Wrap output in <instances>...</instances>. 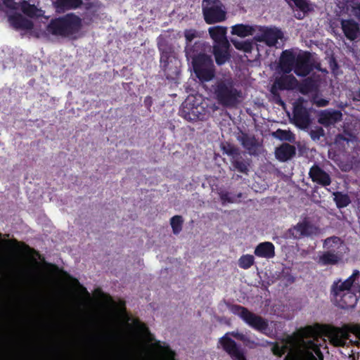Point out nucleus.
Returning <instances> with one entry per match:
<instances>
[{
	"label": "nucleus",
	"instance_id": "33",
	"mask_svg": "<svg viewBox=\"0 0 360 360\" xmlns=\"http://www.w3.org/2000/svg\"><path fill=\"white\" fill-rule=\"evenodd\" d=\"M273 134L274 137L281 141H287L291 143L295 141V134L290 131L278 129Z\"/></svg>",
	"mask_w": 360,
	"mask_h": 360
},
{
	"label": "nucleus",
	"instance_id": "17",
	"mask_svg": "<svg viewBox=\"0 0 360 360\" xmlns=\"http://www.w3.org/2000/svg\"><path fill=\"white\" fill-rule=\"evenodd\" d=\"M318 229L309 221L304 219L290 228L288 231L290 237L294 239H300L309 237L317 233Z\"/></svg>",
	"mask_w": 360,
	"mask_h": 360
},
{
	"label": "nucleus",
	"instance_id": "4",
	"mask_svg": "<svg viewBox=\"0 0 360 360\" xmlns=\"http://www.w3.org/2000/svg\"><path fill=\"white\" fill-rule=\"evenodd\" d=\"M212 89L214 98L218 104L224 108H236L242 101V91L236 87L231 77L217 79L212 86Z\"/></svg>",
	"mask_w": 360,
	"mask_h": 360
},
{
	"label": "nucleus",
	"instance_id": "28",
	"mask_svg": "<svg viewBox=\"0 0 360 360\" xmlns=\"http://www.w3.org/2000/svg\"><path fill=\"white\" fill-rule=\"evenodd\" d=\"M358 290V286L354 285V283L347 278L344 282L340 280L335 281L331 285L330 290L335 291H356Z\"/></svg>",
	"mask_w": 360,
	"mask_h": 360
},
{
	"label": "nucleus",
	"instance_id": "53",
	"mask_svg": "<svg viewBox=\"0 0 360 360\" xmlns=\"http://www.w3.org/2000/svg\"><path fill=\"white\" fill-rule=\"evenodd\" d=\"M354 345H356V346H359L360 345V343H359V341H355L354 342Z\"/></svg>",
	"mask_w": 360,
	"mask_h": 360
},
{
	"label": "nucleus",
	"instance_id": "46",
	"mask_svg": "<svg viewBox=\"0 0 360 360\" xmlns=\"http://www.w3.org/2000/svg\"><path fill=\"white\" fill-rule=\"evenodd\" d=\"M330 68L334 75H337V70L339 68L338 63L335 58L332 57L329 60Z\"/></svg>",
	"mask_w": 360,
	"mask_h": 360
},
{
	"label": "nucleus",
	"instance_id": "50",
	"mask_svg": "<svg viewBox=\"0 0 360 360\" xmlns=\"http://www.w3.org/2000/svg\"><path fill=\"white\" fill-rule=\"evenodd\" d=\"M295 17L297 19H302L304 17V15H302L301 14H298L297 15H295Z\"/></svg>",
	"mask_w": 360,
	"mask_h": 360
},
{
	"label": "nucleus",
	"instance_id": "10",
	"mask_svg": "<svg viewBox=\"0 0 360 360\" xmlns=\"http://www.w3.org/2000/svg\"><path fill=\"white\" fill-rule=\"evenodd\" d=\"M160 51V67L164 76L168 80L174 81L180 74V61L174 56L170 47L159 48Z\"/></svg>",
	"mask_w": 360,
	"mask_h": 360
},
{
	"label": "nucleus",
	"instance_id": "40",
	"mask_svg": "<svg viewBox=\"0 0 360 360\" xmlns=\"http://www.w3.org/2000/svg\"><path fill=\"white\" fill-rule=\"evenodd\" d=\"M223 150L226 154L231 157V160H233V158L238 157V155H240L238 148L231 144L224 146Z\"/></svg>",
	"mask_w": 360,
	"mask_h": 360
},
{
	"label": "nucleus",
	"instance_id": "2",
	"mask_svg": "<svg viewBox=\"0 0 360 360\" xmlns=\"http://www.w3.org/2000/svg\"><path fill=\"white\" fill-rule=\"evenodd\" d=\"M82 28V18L74 13H68L51 18L46 27V32L55 37L75 39Z\"/></svg>",
	"mask_w": 360,
	"mask_h": 360
},
{
	"label": "nucleus",
	"instance_id": "30",
	"mask_svg": "<svg viewBox=\"0 0 360 360\" xmlns=\"http://www.w3.org/2000/svg\"><path fill=\"white\" fill-rule=\"evenodd\" d=\"M333 195H334L333 200L339 209L346 207L351 203L350 198L347 193L335 191Z\"/></svg>",
	"mask_w": 360,
	"mask_h": 360
},
{
	"label": "nucleus",
	"instance_id": "32",
	"mask_svg": "<svg viewBox=\"0 0 360 360\" xmlns=\"http://www.w3.org/2000/svg\"><path fill=\"white\" fill-rule=\"evenodd\" d=\"M21 11L28 17L33 18L37 16V7L34 4H30L27 1L23 0L20 3Z\"/></svg>",
	"mask_w": 360,
	"mask_h": 360
},
{
	"label": "nucleus",
	"instance_id": "5",
	"mask_svg": "<svg viewBox=\"0 0 360 360\" xmlns=\"http://www.w3.org/2000/svg\"><path fill=\"white\" fill-rule=\"evenodd\" d=\"M323 333L335 347H344L349 338V333H353L360 340V325L358 323H348L341 328L333 326H325Z\"/></svg>",
	"mask_w": 360,
	"mask_h": 360
},
{
	"label": "nucleus",
	"instance_id": "3",
	"mask_svg": "<svg viewBox=\"0 0 360 360\" xmlns=\"http://www.w3.org/2000/svg\"><path fill=\"white\" fill-rule=\"evenodd\" d=\"M279 66L284 74H290L293 70L297 76L302 77H307L314 68L309 52L296 54L290 49L282 52Z\"/></svg>",
	"mask_w": 360,
	"mask_h": 360
},
{
	"label": "nucleus",
	"instance_id": "42",
	"mask_svg": "<svg viewBox=\"0 0 360 360\" xmlns=\"http://www.w3.org/2000/svg\"><path fill=\"white\" fill-rule=\"evenodd\" d=\"M220 199L223 204L226 202L233 203L235 202V198L231 197L229 192H221L220 193Z\"/></svg>",
	"mask_w": 360,
	"mask_h": 360
},
{
	"label": "nucleus",
	"instance_id": "25",
	"mask_svg": "<svg viewBox=\"0 0 360 360\" xmlns=\"http://www.w3.org/2000/svg\"><path fill=\"white\" fill-rule=\"evenodd\" d=\"M229 43L224 45V46L221 45H213L212 53L214 56L216 63L218 65H224L230 58V53L229 52Z\"/></svg>",
	"mask_w": 360,
	"mask_h": 360
},
{
	"label": "nucleus",
	"instance_id": "38",
	"mask_svg": "<svg viewBox=\"0 0 360 360\" xmlns=\"http://www.w3.org/2000/svg\"><path fill=\"white\" fill-rule=\"evenodd\" d=\"M235 48L238 50L243 51L245 53H251L253 49V43L250 41H236L233 42Z\"/></svg>",
	"mask_w": 360,
	"mask_h": 360
},
{
	"label": "nucleus",
	"instance_id": "24",
	"mask_svg": "<svg viewBox=\"0 0 360 360\" xmlns=\"http://www.w3.org/2000/svg\"><path fill=\"white\" fill-rule=\"evenodd\" d=\"M8 20L11 25L17 30H30L34 27L33 22L21 14L11 15Z\"/></svg>",
	"mask_w": 360,
	"mask_h": 360
},
{
	"label": "nucleus",
	"instance_id": "35",
	"mask_svg": "<svg viewBox=\"0 0 360 360\" xmlns=\"http://www.w3.org/2000/svg\"><path fill=\"white\" fill-rule=\"evenodd\" d=\"M241 144L248 151L255 150L256 147V139L254 136H250L247 134H243L240 139Z\"/></svg>",
	"mask_w": 360,
	"mask_h": 360
},
{
	"label": "nucleus",
	"instance_id": "18",
	"mask_svg": "<svg viewBox=\"0 0 360 360\" xmlns=\"http://www.w3.org/2000/svg\"><path fill=\"white\" fill-rule=\"evenodd\" d=\"M309 177L311 181L321 187L326 188L332 183L330 174L325 171L319 164L314 163L309 170Z\"/></svg>",
	"mask_w": 360,
	"mask_h": 360
},
{
	"label": "nucleus",
	"instance_id": "52",
	"mask_svg": "<svg viewBox=\"0 0 360 360\" xmlns=\"http://www.w3.org/2000/svg\"><path fill=\"white\" fill-rule=\"evenodd\" d=\"M274 98H275V101H276V103L281 105L279 103H278V96H274Z\"/></svg>",
	"mask_w": 360,
	"mask_h": 360
},
{
	"label": "nucleus",
	"instance_id": "41",
	"mask_svg": "<svg viewBox=\"0 0 360 360\" xmlns=\"http://www.w3.org/2000/svg\"><path fill=\"white\" fill-rule=\"evenodd\" d=\"M312 102L317 107H326L329 104V100L319 96L313 97Z\"/></svg>",
	"mask_w": 360,
	"mask_h": 360
},
{
	"label": "nucleus",
	"instance_id": "27",
	"mask_svg": "<svg viewBox=\"0 0 360 360\" xmlns=\"http://www.w3.org/2000/svg\"><path fill=\"white\" fill-rule=\"evenodd\" d=\"M255 29L252 26L244 24H236L231 27V34L240 37H245L253 35Z\"/></svg>",
	"mask_w": 360,
	"mask_h": 360
},
{
	"label": "nucleus",
	"instance_id": "1",
	"mask_svg": "<svg viewBox=\"0 0 360 360\" xmlns=\"http://www.w3.org/2000/svg\"><path fill=\"white\" fill-rule=\"evenodd\" d=\"M318 330L315 326L301 327L285 338L286 344H298L302 348L303 360H323L319 340Z\"/></svg>",
	"mask_w": 360,
	"mask_h": 360
},
{
	"label": "nucleus",
	"instance_id": "20",
	"mask_svg": "<svg viewBox=\"0 0 360 360\" xmlns=\"http://www.w3.org/2000/svg\"><path fill=\"white\" fill-rule=\"evenodd\" d=\"M341 27L345 36L350 41L355 40L360 34L359 25L353 19H342Z\"/></svg>",
	"mask_w": 360,
	"mask_h": 360
},
{
	"label": "nucleus",
	"instance_id": "37",
	"mask_svg": "<svg viewBox=\"0 0 360 360\" xmlns=\"http://www.w3.org/2000/svg\"><path fill=\"white\" fill-rule=\"evenodd\" d=\"M255 263V257L252 255H243L238 259V266L243 269H248Z\"/></svg>",
	"mask_w": 360,
	"mask_h": 360
},
{
	"label": "nucleus",
	"instance_id": "8",
	"mask_svg": "<svg viewBox=\"0 0 360 360\" xmlns=\"http://www.w3.org/2000/svg\"><path fill=\"white\" fill-rule=\"evenodd\" d=\"M231 313L239 316L249 326L263 333L269 328L268 321L263 317L249 311L246 307L238 304H229Z\"/></svg>",
	"mask_w": 360,
	"mask_h": 360
},
{
	"label": "nucleus",
	"instance_id": "51",
	"mask_svg": "<svg viewBox=\"0 0 360 360\" xmlns=\"http://www.w3.org/2000/svg\"><path fill=\"white\" fill-rule=\"evenodd\" d=\"M108 338V337H104V336H102V337H101V336H99V337H98V336H96V340H101V338H102V339H104V338L105 339V338Z\"/></svg>",
	"mask_w": 360,
	"mask_h": 360
},
{
	"label": "nucleus",
	"instance_id": "9",
	"mask_svg": "<svg viewBox=\"0 0 360 360\" xmlns=\"http://www.w3.org/2000/svg\"><path fill=\"white\" fill-rule=\"evenodd\" d=\"M202 12L205 22L212 25L226 20L227 13L220 0H202Z\"/></svg>",
	"mask_w": 360,
	"mask_h": 360
},
{
	"label": "nucleus",
	"instance_id": "21",
	"mask_svg": "<svg viewBox=\"0 0 360 360\" xmlns=\"http://www.w3.org/2000/svg\"><path fill=\"white\" fill-rule=\"evenodd\" d=\"M210 37L214 41V45L228 44L229 41L226 38V27L222 26L211 27L208 30Z\"/></svg>",
	"mask_w": 360,
	"mask_h": 360
},
{
	"label": "nucleus",
	"instance_id": "22",
	"mask_svg": "<svg viewBox=\"0 0 360 360\" xmlns=\"http://www.w3.org/2000/svg\"><path fill=\"white\" fill-rule=\"evenodd\" d=\"M83 4L82 0H55L53 5L57 13H64L67 11L80 8Z\"/></svg>",
	"mask_w": 360,
	"mask_h": 360
},
{
	"label": "nucleus",
	"instance_id": "54",
	"mask_svg": "<svg viewBox=\"0 0 360 360\" xmlns=\"http://www.w3.org/2000/svg\"><path fill=\"white\" fill-rule=\"evenodd\" d=\"M242 196V193H239L238 195H237V197L238 198H241Z\"/></svg>",
	"mask_w": 360,
	"mask_h": 360
},
{
	"label": "nucleus",
	"instance_id": "29",
	"mask_svg": "<svg viewBox=\"0 0 360 360\" xmlns=\"http://www.w3.org/2000/svg\"><path fill=\"white\" fill-rule=\"evenodd\" d=\"M94 355L99 359H108L115 356L114 351L108 346L104 345H96L94 347Z\"/></svg>",
	"mask_w": 360,
	"mask_h": 360
},
{
	"label": "nucleus",
	"instance_id": "31",
	"mask_svg": "<svg viewBox=\"0 0 360 360\" xmlns=\"http://www.w3.org/2000/svg\"><path fill=\"white\" fill-rule=\"evenodd\" d=\"M231 162L234 169L238 172L246 174L249 172L248 164L242 158L240 155H239L238 157L233 158V160H231Z\"/></svg>",
	"mask_w": 360,
	"mask_h": 360
},
{
	"label": "nucleus",
	"instance_id": "7",
	"mask_svg": "<svg viewBox=\"0 0 360 360\" xmlns=\"http://www.w3.org/2000/svg\"><path fill=\"white\" fill-rule=\"evenodd\" d=\"M343 242L338 236H330L323 241V248L327 249L318 257L317 262L322 266L334 265L338 264L342 259V254L340 248L342 246Z\"/></svg>",
	"mask_w": 360,
	"mask_h": 360
},
{
	"label": "nucleus",
	"instance_id": "43",
	"mask_svg": "<svg viewBox=\"0 0 360 360\" xmlns=\"http://www.w3.org/2000/svg\"><path fill=\"white\" fill-rule=\"evenodd\" d=\"M287 349L288 347L286 345L279 346L276 345L273 347L274 354L278 356H282V355L286 352Z\"/></svg>",
	"mask_w": 360,
	"mask_h": 360
},
{
	"label": "nucleus",
	"instance_id": "11",
	"mask_svg": "<svg viewBox=\"0 0 360 360\" xmlns=\"http://www.w3.org/2000/svg\"><path fill=\"white\" fill-rule=\"evenodd\" d=\"M229 335L243 342H246L248 340L243 333L235 331L227 333L219 340L223 349L231 356L232 360H247L243 349L229 337Z\"/></svg>",
	"mask_w": 360,
	"mask_h": 360
},
{
	"label": "nucleus",
	"instance_id": "12",
	"mask_svg": "<svg viewBox=\"0 0 360 360\" xmlns=\"http://www.w3.org/2000/svg\"><path fill=\"white\" fill-rule=\"evenodd\" d=\"M305 101L300 97L293 103L291 123L300 129H308L312 123L310 110L304 106Z\"/></svg>",
	"mask_w": 360,
	"mask_h": 360
},
{
	"label": "nucleus",
	"instance_id": "49",
	"mask_svg": "<svg viewBox=\"0 0 360 360\" xmlns=\"http://www.w3.org/2000/svg\"><path fill=\"white\" fill-rule=\"evenodd\" d=\"M316 69H317L318 70H320L321 72H327V71L326 70H322L321 68L320 64H319L317 66H316Z\"/></svg>",
	"mask_w": 360,
	"mask_h": 360
},
{
	"label": "nucleus",
	"instance_id": "15",
	"mask_svg": "<svg viewBox=\"0 0 360 360\" xmlns=\"http://www.w3.org/2000/svg\"><path fill=\"white\" fill-rule=\"evenodd\" d=\"M297 85L298 81L292 75L284 74L276 78L271 86V93L274 96H278V103L281 105H284V102L281 98L278 90H293Z\"/></svg>",
	"mask_w": 360,
	"mask_h": 360
},
{
	"label": "nucleus",
	"instance_id": "36",
	"mask_svg": "<svg viewBox=\"0 0 360 360\" xmlns=\"http://www.w3.org/2000/svg\"><path fill=\"white\" fill-rule=\"evenodd\" d=\"M184 223L183 217L181 215H175L170 219V224L174 234H179L182 230Z\"/></svg>",
	"mask_w": 360,
	"mask_h": 360
},
{
	"label": "nucleus",
	"instance_id": "19",
	"mask_svg": "<svg viewBox=\"0 0 360 360\" xmlns=\"http://www.w3.org/2000/svg\"><path fill=\"white\" fill-rule=\"evenodd\" d=\"M342 120L341 111L334 109L321 110L318 117V122L326 127L333 125Z\"/></svg>",
	"mask_w": 360,
	"mask_h": 360
},
{
	"label": "nucleus",
	"instance_id": "44",
	"mask_svg": "<svg viewBox=\"0 0 360 360\" xmlns=\"http://www.w3.org/2000/svg\"><path fill=\"white\" fill-rule=\"evenodd\" d=\"M313 85H314L313 79L311 78H307L302 84L301 91L304 93L305 91H309L311 89V87L313 86Z\"/></svg>",
	"mask_w": 360,
	"mask_h": 360
},
{
	"label": "nucleus",
	"instance_id": "55",
	"mask_svg": "<svg viewBox=\"0 0 360 360\" xmlns=\"http://www.w3.org/2000/svg\"><path fill=\"white\" fill-rule=\"evenodd\" d=\"M1 237V234L0 233V238Z\"/></svg>",
	"mask_w": 360,
	"mask_h": 360
},
{
	"label": "nucleus",
	"instance_id": "14",
	"mask_svg": "<svg viewBox=\"0 0 360 360\" xmlns=\"http://www.w3.org/2000/svg\"><path fill=\"white\" fill-rule=\"evenodd\" d=\"M331 300L334 304L343 309L354 308L360 297V285L356 291L330 290Z\"/></svg>",
	"mask_w": 360,
	"mask_h": 360
},
{
	"label": "nucleus",
	"instance_id": "13",
	"mask_svg": "<svg viewBox=\"0 0 360 360\" xmlns=\"http://www.w3.org/2000/svg\"><path fill=\"white\" fill-rule=\"evenodd\" d=\"M205 108L195 98H188L182 103L179 115L187 121L202 120L205 115Z\"/></svg>",
	"mask_w": 360,
	"mask_h": 360
},
{
	"label": "nucleus",
	"instance_id": "34",
	"mask_svg": "<svg viewBox=\"0 0 360 360\" xmlns=\"http://www.w3.org/2000/svg\"><path fill=\"white\" fill-rule=\"evenodd\" d=\"M184 37L186 42V51L188 54H190L192 47L189 48V46L191 45L193 40L198 37V32L194 29L185 30Z\"/></svg>",
	"mask_w": 360,
	"mask_h": 360
},
{
	"label": "nucleus",
	"instance_id": "16",
	"mask_svg": "<svg viewBox=\"0 0 360 360\" xmlns=\"http://www.w3.org/2000/svg\"><path fill=\"white\" fill-rule=\"evenodd\" d=\"M259 31L260 33L255 36V40L259 42H264L269 46H275L278 40L283 37L282 31L276 27H261Z\"/></svg>",
	"mask_w": 360,
	"mask_h": 360
},
{
	"label": "nucleus",
	"instance_id": "23",
	"mask_svg": "<svg viewBox=\"0 0 360 360\" xmlns=\"http://www.w3.org/2000/svg\"><path fill=\"white\" fill-rule=\"evenodd\" d=\"M296 154V148L294 146L285 143L276 148L275 150L276 158L281 162H286L293 158Z\"/></svg>",
	"mask_w": 360,
	"mask_h": 360
},
{
	"label": "nucleus",
	"instance_id": "45",
	"mask_svg": "<svg viewBox=\"0 0 360 360\" xmlns=\"http://www.w3.org/2000/svg\"><path fill=\"white\" fill-rule=\"evenodd\" d=\"M310 135L313 140L319 139L321 136H323V129L321 127H319L316 130H311Z\"/></svg>",
	"mask_w": 360,
	"mask_h": 360
},
{
	"label": "nucleus",
	"instance_id": "39",
	"mask_svg": "<svg viewBox=\"0 0 360 360\" xmlns=\"http://www.w3.org/2000/svg\"><path fill=\"white\" fill-rule=\"evenodd\" d=\"M288 4L292 2L295 6L302 13H307L309 11V6L307 0H285Z\"/></svg>",
	"mask_w": 360,
	"mask_h": 360
},
{
	"label": "nucleus",
	"instance_id": "48",
	"mask_svg": "<svg viewBox=\"0 0 360 360\" xmlns=\"http://www.w3.org/2000/svg\"><path fill=\"white\" fill-rule=\"evenodd\" d=\"M285 360H297V358L295 354L288 353L286 355Z\"/></svg>",
	"mask_w": 360,
	"mask_h": 360
},
{
	"label": "nucleus",
	"instance_id": "6",
	"mask_svg": "<svg viewBox=\"0 0 360 360\" xmlns=\"http://www.w3.org/2000/svg\"><path fill=\"white\" fill-rule=\"evenodd\" d=\"M192 65L193 72L200 82H207L215 77L216 70L211 56L206 53L194 56Z\"/></svg>",
	"mask_w": 360,
	"mask_h": 360
},
{
	"label": "nucleus",
	"instance_id": "47",
	"mask_svg": "<svg viewBox=\"0 0 360 360\" xmlns=\"http://www.w3.org/2000/svg\"><path fill=\"white\" fill-rule=\"evenodd\" d=\"M360 275V273L358 270H354L352 273V274L348 277L347 278L351 281L353 283H354L356 278H358Z\"/></svg>",
	"mask_w": 360,
	"mask_h": 360
},
{
	"label": "nucleus",
	"instance_id": "26",
	"mask_svg": "<svg viewBox=\"0 0 360 360\" xmlns=\"http://www.w3.org/2000/svg\"><path fill=\"white\" fill-rule=\"evenodd\" d=\"M254 253L259 257L273 258L275 256V248L271 242L260 243L255 248Z\"/></svg>",
	"mask_w": 360,
	"mask_h": 360
}]
</instances>
